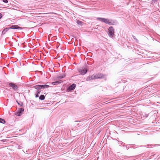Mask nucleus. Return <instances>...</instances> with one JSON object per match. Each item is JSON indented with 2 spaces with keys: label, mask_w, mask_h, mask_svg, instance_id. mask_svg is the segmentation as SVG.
Wrapping results in <instances>:
<instances>
[{
  "label": "nucleus",
  "mask_w": 160,
  "mask_h": 160,
  "mask_svg": "<svg viewBox=\"0 0 160 160\" xmlns=\"http://www.w3.org/2000/svg\"><path fill=\"white\" fill-rule=\"evenodd\" d=\"M97 19L102 22L107 24L108 25H114L117 24L116 21H114L112 19L109 20L104 18H97Z\"/></svg>",
  "instance_id": "1"
},
{
  "label": "nucleus",
  "mask_w": 160,
  "mask_h": 160,
  "mask_svg": "<svg viewBox=\"0 0 160 160\" xmlns=\"http://www.w3.org/2000/svg\"><path fill=\"white\" fill-rule=\"evenodd\" d=\"M108 36L111 38H113L114 33V29L112 26L109 27L108 29Z\"/></svg>",
  "instance_id": "2"
},
{
  "label": "nucleus",
  "mask_w": 160,
  "mask_h": 160,
  "mask_svg": "<svg viewBox=\"0 0 160 160\" xmlns=\"http://www.w3.org/2000/svg\"><path fill=\"white\" fill-rule=\"evenodd\" d=\"M87 70L85 68H82L79 69V72L82 74L84 75L87 72Z\"/></svg>",
  "instance_id": "3"
},
{
  "label": "nucleus",
  "mask_w": 160,
  "mask_h": 160,
  "mask_svg": "<svg viewBox=\"0 0 160 160\" xmlns=\"http://www.w3.org/2000/svg\"><path fill=\"white\" fill-rule=\"evenodd\" d=\"M96 79L103 78H104V76L101 73H98L94 75Z\"/></svg>",
  "instance_id": "4"
},
{
  "label": "nucleus",
  "mask_w": 160,
  "mask_h": 160,
  "mask_svg": "<svg viewBox=\"0 0 160 160\" xmlns=\"http://www.w3.org/2000/svg\"><path fill=\"white\" fill-rule=\"evenodd\" d=\"M24 109L22 108H19L18 111L17 112L16 114L18 116H20L21 115V113L22 112L24 111Z\"/></svg>",
  "instance_id": "5"
},
{
  "label": "nucleus",
  "mask_w": 160,
  "mask_h": 160,
  "mask_svg": "<svg viewBox=\"0 0 160 160\" xmlns=\"http://www.w3.org/2000/svg\"><path fill=\"white\" fill-rule=\"evenodd\" d=\"M9 85L10 86L12 87L13 89L15 90H17L18 88L17 85L13 83H10Z\"/></svg>",
  "instance_id": "6"
},
{
  "label": "nucleus",
  "mask_w": 160,
  "mask_h": 160,
  "mask_svg": "<svg viewBox=\"0 0 160 160\" xmlns=\"http://www.w3.org/2000/svg\"><path fill=\"white\" fill-rule=\"evenodd\" d=\"M76 87V84H73L71 85L68 87V90H72L74 89Z\"/></svg>",
  "instance_id": "7"
},
{
  "label": "nucleus",
  "mask_w": 160,
  "mask_h": 160,
  "mask_svg": "<svg viewBox=\"0 0 160 160\" xmlns=\"http://www.w3.org/2000/svg\"><path fill=\"white\" fill-rule=\"evenodd\" d=\"M9 28L14 29H22V28L19 27L18 25H12Z\"/></svg>",
  "instance_id": "8"
},
{
  "label": "nucleus",
  "mask_w": 160,
  "mask_h": 160,
  "mask_svg": "<svg viewBox=\"0 0 160 160\" xmlns=\"http://www.w3.org/2000/svg\"><path fill=\"white\" fill-rule=\"evenodd\" d=\"M96 79L94 75H93L90 77H88L87 79V80H91L92 79Z\"/></svg>",
  "instance_id": "9"
},
{
  "label": "nucleus",
  "mask_w": 160,
  "mask_h": 160,
  "mask_svg": "<svg viewBox=\"0 0 160 160\" xmlns=\"http://www.w3.org/2000/svg\"><path fill=\"white\" fill-rule=\"evenodd\" d=\"M35 88L37 89L38 90H39L40 89H42V86L41 85H37L34 87Z\"/></svg>",
  "instance_id": "10"
},
{
  "label": "nucleus",
  "mask_w": 160,
  "mask_h": 160,
  "mask_svg": "<svg viewBox=\"0 0 160 160\" xmlns=\"http://www.w3.org/2000/svg\"><path fill=\"white\" fill-rule=\"evenodd\" d=\"M41 86H42V88H43V89L46 88H48L49 87V85H46V84L41 85Z\"/></svg>",
  "instance_id": "11"
},
{
  "label": "nucleus",
  "mask_w": 160,
  "mask_h": 160,
  "mask_svg": "<svg viewBox=\"0 0 160 160\" xmlns=\"http://www.w3.org/2000/svg\"><path fill=\"white\" fill-rule=\"evenodd\" d=\"M40 100H42L44 99H45V96L44 95H42L40 96L39 98Z\"/></svg>",
  "instance_id": "12"
},
{
  "label": "nucleus",
  "mask_w": 160,
  "mask_h": 160,
  "mask_svg": "<svg viewBox=\"0 0 160 160\" xmlns=\"http://www.w3.org/2000/svg\"><path fill=\"white\" fill-rule=\"evenodd\" d=\"M65 77V75L64 74H61L58 76V78L61 79L62 78H63Z\"/></svg>",
  "instance_id": "13"
},
{
  "label": "nucleus",
  "mask_w": 160,
  "mask_h": 160,
  "mask_svg": "<svg viewBox=\"0 0 160 160\" xmlns=\"http://www.w3.org/2000/svg\"><path fill=\"white\" fill-rule=\"evenodd\" d=\"M59 83H60V82L58 81H57L52 82V84L53 85H57V84H58Z\"/></svg>",
  "instance_id": "14"
},
{
  "label": "nucleus",
  "mask_w": 160,
  "mask_h": 160,
  "mask_svg": "<svg viewBox=\"0 0 160 160\" xmlns=\"http://www.w3.org/2000/svg\"><path fill=\"white\" fill-rule=\"evenodd\" d=\"M9 28H6L5 29H4L2 31V33L4 34L6 32L8 31V30L9 29Z\"/></svg>",
  "instance_id": "15"
},
{
  "label": "nucleus",
  "mask_w": 160,
  "mask_h": 160,
  "mask_svg": "<svg viewBox=\"0 0 160 160\" xmlns=\"http://www.w3.org/2000/svg\"><path fill=\"white\" fill-rule=\"evenodd\" d=\"M0 122L2 123H4L5 122V121L4 119L0 118Z\"/></svg>",
  "instance_id": "16"
},
{
  "label": "nucleus",
  "mask_w": 160,
  "mask_h": 160,
  "mask_svg": "<svg viewBox=\"0 0 160 160\" xmlns=\"http://www.w3.org/2000/svg\"><path fill=\"white\" fill-rule=\"evenodd\" d=\"M77 22L78 24H80L81 23V22L80 21H77Z\"/></svg>",
  "instance_id": "17"
},
{
  "label": "nucleus",
  "mask_w": 160,
  "mask_h": 160,
  "mask_svg": "<svg viewBox=\"0 0 160 160\" xmlns=\"http://www.w3.org/2000/svg\"><path fill=\"white\" fill-rule=\"evenodd\" d=\"M40 92H41V91L40 90H38L37 92V94H39L40 93Z\"/></svg>",
  "instance_id": "18"
},
{
  "label": "nucleus",
  "mask_w": 160,
  "mask_h": 160,
  "mask_svg": "<svg viewBox=\"0 0 160 160\" xmlns=\"http://www.w3.org/2000/svg\"><path fill=\"white\" fill-rule=\"evenodd\" d=\"M3 2L5 3H7L8 2L7 0H3Z\"/></svg>",
  "instance_id": "19"
},
{
  "label": "nucleus",
  "mask_w": 160,
  "mask_h": 160,
  "mask_svg": "<svg viewBox=\"0 0 160 160\" xmlns=\"http://www.w3.org/2000/svg\"><path fill=\"white\" fill-rule=\"evenodd\" d=\"M2 17V14L1 13H0V19H1Z\"/></svg>",
  "instance_id": "20"
},
{
  "label": "nucleus",
  "mask_w": 160,
  "mask_h": 160,
  "mask_svg": "<svg viewBox=\"0 0 160 160\" xmlns=\"http://www.w3.org/2000/svg\"><path fill=\"white\" fill-rule=\"evenodd\" d=\"M38 94H37L36 95L35 97L36 98H38L39 97Z\"/></svg>",
  "instance_id": "21"
},
{
  "label": "nucleus",
  "mask_w": 160,
  "mask_h": 160,
  "mask_svg": "<svg viewBox=\"0 0 160 160\" xmlns=\"http://www.w3.org/2000/svg\"><path fill=\"white\" fill-rule=\"evenodd\" d=\"M157 1V0H152V2H155Z\"/></svg>",
  "instance_id": "22"
}]
</instances>
